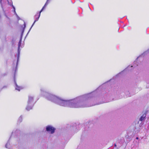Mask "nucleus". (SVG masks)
<instances>
[{"label":"nucleus","mask_w":149,"mask_h":149,"mask_svg":"<svg viewBox=\"0 0 149 149\" xmlns=\"http://www.w3.org/2000/svg\"><path fill=\"white\" fill-rule=\"evenodd\" d=\"M149 51V49L148 50V51Z\"/></svg>","instance_id":"24"},{"label":"nucleus","mask_w":149,"mask_h":149,"mask_svg":"<svg viewBox=\"0 0 149 149\" xmlns=\"http://www.w3.org/2000/svg\"><path fill=\"white\" fill-rule=\"evenodd\" d=\"M14 83H15V89L16 90H18L19 91H20V89H21L22 88H21V87L18 86L17 85V84L16 83V80L15 79V77H14Z\"/></svg>","instance_id":"8"},{"label":"nucleus","mask_w":149,"mask_h":149,"mask_svg":"<svg viewBox=\"0 0 149 149\" xmlns=\"http://www.w3.org/2000/svg\"><path fill=\"white\" fill-rule=\"evenodd\" d=\"M8 2L9 3V5H10V6H12L13 8L14 9V13L15 14H16V15H17L16 13V12H15V7L13 5V3L12 2H11L10 3H9V1H8Z\"/></svg>","instance_id":"10"},{"label":"nucleus","mask_w":149,"mask_h":149,"mask_svg":"<svg viewBox=\"0 0 149 149\" xmlns=\"http://www.w3.org/2000/svg\"><path fill=\"white\" fill-rule=\"evenodd\" d=\"M48 5L46 4V3L45 4L44 6H43V7H42V9L40 10V11L39 13H39L40 14V13L41 12H42V11L45 8V7L47 5Z\"/></svg>","instance_id":"11"},{"label":"nucleus","mask_w":149,"mask_h":149,"mask_svg":"<svg viewBox=\"0 0 149 149\" xmlns=\"http://www.w3.org/2000/svg\"><path fill=\"white\" fill-rule=\"evenodd\" d=\"M5 146L6 148H8L9 149H16V148L15 146H14L12 149L11 148L9 140L8 141L6 145ZM17 148L16 149H24L20 147Z\"/></svg>","instance_id":"7"},{"label":"nucleus","mask_w":149,"mask_h":149,"mask_svg":"<svg viewBox=\"0 0 149 149\" xmlns=\"http://www.w3.org/2000/svg\"><path fill=\"white\" fill-rule=\"evenodd\" d=\"M40 14L38 13V12L36 13V14L35 15V20L34 21V22L33 24L31 26V28H30L28 32L27 35L29 33V32L30 31V30H31V29L32 28V27L33 26V25H34V24L36 22V21H37L38 20L40 16Z\"/></svg>","instance_id":"6"},{"label":"nucleus","mask_w":149,"mask_h":149,"mask_svg":"<svg viewBox=\"0 0 149 149\" xmlns=\"http://www.w3.org/2000/svg\"><path fill=\"white\" fill-rule=\"evenodd\" d=\"M125 94L126 95V96L127 97H130L131 95L130 94V93L129 92V91L126 92L125 93Z\"/></svg>","instance_id":"13"},{"label":"nucleus","mask_w":149,"mask_h":149,"mask_svg":"<svg viewBox=\"0 0 149 149\" xmlns=\"http://www.w3.org/2000/svg\"><path fill=\"white\" fill-rule=\"evenodd\" d=\"M147 52H147H145L144 53H144H146Z\"/></svg>","instance_id":"21"},{"label":"nucleus","mask_w":149,"mask_h":149,"mask_svg":"<svg viewBox=\"0 0 149 149\" xmlns=\"http://www.w3.org/2000/svg\"><path fill=\"white\" fill-rule=\"evenodd\" d=\"M146 116V113H144L142 116L139 119V120L141 121H142L145 119V117Z\"/></svg>","instance_id":"9"},{"label":"nucleus","mask_w":149,"mask_h":149,"mask_svg":"<svg viewBox=\"0 0 149 149\" xmlns=\"http://www.w3.org/2000/svg\"><path fill=\"white\" fill-rule=\"evenodd\" d=\"M18 131H19V130H16L15 132H18Z\"/></svg>","instance_id":"17"},{"label":"nucleus","mask_w":149,"mask_h":149,"mask_svg":"<svg viewBox=\"0 0 149 149\" xmlns=\"http://www.w3.org/2000/svg\"><path fill=\"white\" fill-rule=\"evenodd\" d=\"M136 139H139V138H138V137H137L136 138Z\"/></svg>","instance_id":"18"},{"label":"nucleus","mask_w":149,"mask_h":149,"mask_svg":"<svg viewBox=\"0 0 149 149\" xmlns=\"http://www.w3.org/2000/svg\"><path fill=\"white\" fill-rule=\"evenodd\" d=\"M139 57H138V58H137V59H136V60H137V61L138 60V58H139Z\"/></svg>","instance_id":"20"},{"label":"nucleus","mask_w":149,"mask_h":149,"mask_svg":"<svg viewBox=\"0 0 149 149\" xmlns=\"http://www.w3.org/2000/svg\"><path fill=\"white\" fill-rule=\"evenodd\" d=\"M115 146H116V144H115Z\"/></svg>","instance_id":"22"},{"label":"nucleus","mask_w":149,"mask_h":149,"mask_svg":"<svg viewBox=\"0 0 149 149\" xmlns=\"http://www.w3.org/2000/svg\"><path fill=\"white\" fill-rule=\"evenodd\" d=\"M1 0H0V2H1Z\"/></svg>","instance_id":"23"},{"label":"nucleus","mask_w":149,"mask_h":149,"mask_svg":"<svg viewBox=\"0 0 149 149\" xmlns=\"http://www.w3.org/2000/svg\"><path fill=\"white\" fill-rule=\"evenodd\" d=\"M22 116H21L19 118H18V123H21L22 122Z\"/></svg>","instance_id":"12"},{"label":"nucleus","mask_w":149,"mask_h":149,"mask_svg":"<svg viewBox=\"0 0 149 149\" xmlns=\"http://www.w3.org/2000/svg\"><path fill=\"white\" fill-rule=\"evenodd\" d=\"M51 0H47L45 3H46V4L48 5L49 3Z\"/></svg>","instance_id":"15"},{"label":"nucleus","mask_w":149,"mask_h":149,"mask_svg":"<svg viewBox=\"0 0 149 149\" xmlns=\"http://www.w3.org/2000/svg\"><path fill=\"white\" fill-rule=\"evenodd\" d=\"M25 27H26V25H25V24L24 28L23 29V30H22V33H21V36L20 39V40H19V43H18V54H17V64H16V66H17V64H18V61H19V54H20V50H19V47H20V46L21 45V42H22V36H23V34L24 32V28Z\"/></svg>","instance_id":"4"},{"label":"nucleus","mask_w":149,"mask_h":149,"mask_svg":"<svg viewBox=\"0 0 149 149\" xmlns=\"http://www.w3.org/2000/svg\"><path fill=\"white\" fill-rule=\"evenodd\" d=\"M34 97L32 95H29L28 100L27 101V105L26 108V109L29 111L32 109L34 105L33 103Z\"/></svg>","instance_id":"3"},{"label":"nucleus","mask_w":149,"mask_h":149,"mask_svg":"<svg viewBox=\"0 0 149 149\" xmlns=\"http://www.w3.org/2000/svg\"><path fill=\"white\" fill-rule=\"evenodd\" d=\"M46 130L52 134L54 132L55 129L51 125H48L46 127Z\"/></svg>","instance_id":"5"},{"label":"nucleus","mask_w":149,"mask_h":149,"mask_svg":"<svg viewBox=\"0 0 149 149\" xmlns=\"http://www.w3.org/2000/svg\"><path fill=\"white\" fill-rule=\"evenodd\" d=\"M136 61H135L134 62V63L135 64L136 63Z\"/></svg>","instance_id":"16"},{"label":"nucleus","mask_w":149,"mask_h":149,"mask_svg":"<svg viewBox=\"0 0 149 149\" xmlns=\"http://www.w3.org/2000/svg\"><path fill=\"white\" fill-rule=\"evenodd\" d=\"M40 91L41 93L46 99L49 101L56 103L59 96L47 92L45 89L44 88H41L40 89Z\"/></svg>","instance_id":"2"},{"label":"nucleus","mask_w":149,"mask_h":149,"mask_svg":"<svg viewBox=\"0 0 149 149\" xmlns=\"http://www.w3.org/2000/svg\"><path fill=\"white\" fill-rule=\"evenodd\" d=\"M133 67V66H129L127 68H126V69L128 70H131V69H130V68L132 67Z\"/></svg>","instance_id":"14"},{"label":"nucleus","mask_w":149,"mask_h":149,"mask_svg":"<svg viewBox=\"0 0 149 149\" xmlns=\"http://www.w3.org/2000/svg\"><path fill=\"white\" fill-rule=\"evenodd\" d=\"M14 133V132H13L12 133V134H13Z\"/></svg>","instance_id":"19"},{"label":"nucleus","mask_w":149,"mask_h":149,"mask_svg":"<svg viewBox=\"0 0 149 149\" xmlns=\"http://www.w3.org/2000/svg\"><path fill=\"white\" fill-rule=\"evenodd\" d=\"M96 91L79 96L71 100H67L58 97L56 104L60 106L72 108L88 107L100 104L94 103L92 99L96 95Z\"/></svg>","instance_id":"1"}]
</instances>
